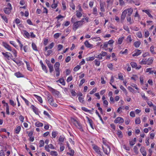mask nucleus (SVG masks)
<instances>
[{"mask_svg": "<svg viewBox=\"0 0 156 156\" xmlns=\"http://www.w3.org/2000/svg\"><path fill=\"white\" fill-rule=\"evenodd\" d=\"M84 19L83 18L81 21H78L74 23L73 26V29L76 31L77 28L82 25L83 23L84 22Z\"/></svg>", "mask_w": 156, "mask_h": 156, "instance_id": "obj_1", "label": "nucleus"}, {"mask_svg": "<svg viewBox=\"0 0 156 156\" xmlns=\"http://www.w3.org/2000/svg\"><path fill=\"white\" fill-rule=\"evenodd\" d=\"M47 98L48 99V101L50 105L55 107H57V104H54L53 103L54 100L52 97H50V96H48Z\"/></svg>", "mask_w": 156, "mask_h": 156, "instance_id": "obj_2", "label": "nucleus"}, {"mask_svg": "<svg viewBox=\"0 0 156 156\" xmlns=\"http://www.w3.org/2000/svg\"><path fill=\"white\" fill-rule=\"evenodd\" d=\"M104 152L106 154H108L110 151V148L108 145H106L105 147H102Z\"/></svg>", "mask_w": 156, "mask_h": 156, "instance_id": "obj_3", "label": "nucleus"}, {"mask_svg": "<svg viewBox=\"0 0 156 156\" xmlns=\"http://www.w3.org/2000/svg\"><path fill=\"white\" fill-rule=\"evenodd\" d=\"M93 149L98 154H99L100 156H102L101 152L100 151L99 147L97 146H94L93 147Z\"/></svg>", "mask_w": 156, "mask_h": 156, "instance_id": "obj_4", "label": "nucleus"}, {"mask_svg": "<svg viewBox=\"0 0 156 156\" xmlns=\"http://www.w3.org/2000/svg\"><path fill=\"white\" fill-rule=\"evenodd\" d=\"M124 120L123 118L121 117H118L114 120V122L116 123H122L124 122Z\"/></svg>", "mask_w": 156, "mask_h": 156, "instance_id": "obj_5", "label": "nucleus"}, {"mask_svg": "<svg viewBox=\"0 0 156 156\" xmlns=\"http://www.w3.org/2000/svg\"><path fill=\"white\" fill-rule=\"evenodd\" d=\"M127 14L126 10H124L122 12L121 16V21L122 23H123L124 19H125Z\"/></svg>", "mask_w": 156, "mask_h": 156, "instance_id": "obj_6", "label": "nucleus"}, {"mask_svg": "<svg viewBox=\"0 0 156 156\" xmlns=\"http://www.w3.org/2000/svg\"><path fill=\"white\" fill-rule=\"evenodd\" d=\"M2 44L3 45L5 48L7 49L9 51H12V50L11 47L10 46V45H9L7 44L5 42H3Z\"/></svg>", "mask_w": 156, "mask_h": 156, "instance_id": "obj_7", "label": "nucleus"}, {"mask_svg": "<svg viewBox=\"0 0 156 156\" xmlns=\"http://www.w3.org/2000/svg\"><path fill=\"white\" fill-rule=\"evenodd\" d=\"M140 151L142 154L144 156H145L146 155V151L145 150V148L144 147H141L140 149Z\"/></svg>", "mask_w": 156, "mask_h": 156, "instance_id": "obj_8", "label": "nucleus"}, {"mask_svg": "<svg viewBox=\"0 0 156 156\" xmlns=\"http://www.w3.org/2000/svg\"><path fill=\"white\" fill-rule=\"evenodd\" d=\"M11 8L6 7L3 10L5 13L9 14L11 12Z\"/></svg>", "mask_w": 156, "mask_h": 156, "instance_id": "obj_9", "label": "nucleus"}, {"mask_svg": "<svg viewBox=\"0 0 156 156\" xmlns=\"http://www.w3.org/2000/svg\"><path fill=\"white\" fill-rule=\"evenodd\" d=\"M84 44L85 46L88 48H91L93 47V45L90 44L87 41L85 42Z\"/></svg>", "mask_w": 156, "mask_h": 156, "instance_id": "obj_10", "label": "nucleus"}, {"mask_svg": "<svg viewBox=\"0 0 156 156\" xmlns=\"http://www.w3.org/2000/svg\"><path fill=\"white\" fill-rule=\"evenodd\" d=\"M60 63L59 62H56L54 65L55 71L59 70Z\"/></svg>", "mask_w": 156, "mask_h": 156, "instance_id": "obj_11", "label": "nucleus"}, {"mask_svg": "<svg viewBox=\"0 0 156 156\" xmlns=\"http://www.w3.org/2000/svg\"><path fill=\"white\" fill-rule=\"evenodd\" d=\"M100 7L101 11L102 12H104L105 11L104 9V5L105 4V3H103L102 2H100Z\"/></svg>", "mask_w": 156, "mask_h": 156, "instance_id": "obj_12", "label": "nucleus"}, {"mask_svg": "<svg viewBox=\"0 0 156 156\" xmlns=\"http://www.w3.org/2000/svg\"><path fill=\"white\" fill-rule=\"evenodd\" d=\"M125 10H126V12L128 11V14L127 15L131 16L133 12V9L132 8H130L129 9H126Z\"/></svg>", "mask_w": 156, "mask_h": 156, "instance_id": "obj_13", "label": "nucleus"}, {"mask_svg": "<svg viewBox=\"0 0 156 156\" xmlns=\"http://www.w3.org/2000/svg\"><path fill=\"white\" fill-rule=\"evenodd\" d=\"M15 75L17 77H24V76L20 72H17L15 73Z\"/></svg>", "mask_w": 156, "mask_h": 156, "instance_id": "obj_14", "label": "nucleus"}, {"mask_svg": "<svg viewBox=\"0 0 156 156\" xmlns=\"http://www.w3.org/2000/svg\"><path fill=\"white\" fill-rule=\"evenodd\" d=\"M87 119H88V122L90 125V126L93 129H94V127L92 125L93 124V121L91 119H90L89 117H87Z\"/></svg>", "mask_w": 156, "mask_h": 156, "instance_id": "obj_15", "label": "nucleus"}, {"mask_svg": "<svg viewBox=\"0 0 156 156\" xmlns=\"http://www.w3.org/2000/svg\"><path fill=\"white\" fill-rule=\"evenodd\" d=\"M147 64L148 65H150L153 62V59L151 58H149L147 60Z\"/></svg>", "mask_w": 156, "mask_h": 156, "instance_id": "obj_16", "label": "nucleus"}, {"mask_svg": "<svg viewBox=\"0 0 156 156\" xmlns=\"http://www.w3.org/2000/svg\"><path fill=\"white\" fill-rule=\"evenodd\" d=\"M141 44L140 41H136L134 42V45L136 48H138Z\"/></svg>", "mask_w": 156, "mask_h": 156, "instance_id": "obj_17", "label": "nucleus"}, {"mask_svg": "<svg viewBox=\"0 0 156 156\" xmlns=\"http://www.w3.org/2000/svg\"><path fill=\"white\" fill-rule=\"evenodd\" d=\"M141 53V52L140 50H138L137 52L134 54H133L132 55L133 56H138L140 55Z\"/></svg>", "mask_w": 156, "mask_h": 156, "instance_id": "obj_18", "label": "nucleus"}, {"mask_svg": "<svg viewBox=\"0 0 156 156\" xmlns=\"http://www.w3.org/2000/svg\"><path fill=\"white\" fill-rule=\"evenodd\" d=\"M0 16H1V18L6 23H8V20L5 16H3L1 14H0Z\"/></svg>", "mask_w": 156, "mask_h": 156, "instance_id": "obj_19", "label": "nucleus"}, {"mask_svg": "<svg viewBox=\"0 0 156 156\" xmlns=\"http://www.w3.org/2000/svg\"><path fill=\"white\" fill-rule=\"evenodd\" d=\"M7 53H8L7 52H6V53L2 52V54L4 56L7 58L8 60H9V57H10V56L7 54Z\"/></svg>", "mask_w": 156, "mask_h": 156, "instance_id": "obj_20", "label": "nucleus"}, {"mask_svg": "<svg viewBox=\"0 0 156 156\" xmlns=\"http://www.w3.org/2000/svg\"><path fill=\"white\" fill-rule=\"evenodd\" d=\"M34 96L37 99V100L41 103H42V98L40 96L36 95H34Z\"/></svg>", "mask_w": 156, "mask_h": 156, "instance_id": "obj_21", "label": "nucleus"}, {"mask_svg": "<svg viewBox=\"0 0 156 156\" xmlns=\"http://www.w3.org/2000/svg\"><path fill=\"white\" fill-rule=\"evenodd\" d=\"M51 91L52 92V93L53 94L55 95H58L59 94V92L56 91L55 89L52 88Z\"/></svg>", "mask_w": 156, "mask_h": 156, "instance_id": "obj_22", "label": "nucleus"}, {"mask_svg": "<svg viewBox=\"0 0 156 156\" xmlns=\"http://www.w3.org/2000/svg\"><path fill=\"white\" fill-rule=\"evenodd\" d=\"M21 129V127L20 126H18L15 129V132L16 134H18Z\"/></svg>", "mask_w": 156, "mask_h": 156, "instance_id": "obj_23", "label": "nucleus"}, {"mask_svg": "<svg viewBox=\"0 0 156 156\" xmlns=\"http://www.w3.org/2000/svg\"><path fill=\"white\" fill-rule=\"evenodd\" d=\"M31 108L33 109V111L37 114V110L36 107H35L34 105H32L31 106Z\"/></svg>", "mask_w": 156, "mask_h": 156, "instance_id": "obj_24", "label": "nucleus"}, {"mask_svg": "<svg viewBox=\"0 0 156 156\" xmlns=\"http://www.w3.org/2000/svg\"><path fill=\"white\" fill-rule=\"evenodd\" d=\"M35 125L37 127L42 126H43V124L39 122H37L35 123Z\"/></svg>", "mask_w": 156, "mask_h": 156, "instance_id": "obj_25", "label": "nucleus"}, {"mask_svg": "<svg viewBox=\"0 0 156 156\" xmlns=\"http://www.w3.org/2000/svg\"><path fill=\"white\" fill-rule=\"evenodd\" d=\"M48 66L49 69V71L50 73H51L53 71V66L51 64H49V65Z\"/></svg>", "mask_w": 156, "mask_h": 156, "instance_id": "obj_26", "label": "nucleus"}, {"mask_svg": "<svg viewBox=\"0 0 156 156\" xmlns=\"http://www.w3.org/2000/svg\"><path fill=\"white\" fill-rule=\"evenodd\" d=\"M131 79L136 81L138 80V77L136 75H133V76L131 77Z\"/></svg>", "mask_w": 156, "mask_h": 156, "instance_id": "obj_27", "label": "nucleus"}, {"mask_svg": "<svg viewBox=\"0 0 156 156\" xmlns=\"http://www.w3.org/2000/svg\"><path fill=\"white\" fill-rule=\"evenodd\" d=\"M6 113L8 115L9 114V105L8 103H6Z\"/></svg>", "mask_w": 156, "mask_h": 156, "instance_id": "obj_28", "label": "nucleus"}, {"mask_svg": "<svg viewBox=\"0 0 156 156\" xmlns=\"http://www.w3.org/2000/svg\"><path fill=\"white\" fill-rule=\"evenodd\" d=\"M32 46L33 49L35 51H37V47L35 43H32Z\"/></svg>", "mask_w": 156, "mask_h": 156, "instance_id": "obj_29", "label": "nucleus"}, {"mask_svg": "<svg viewBox=\"0 0 156 156\" xmlns=\"http://www.w3.org/2000/svg\"><path fill=\"white\" fill-rule=\"evenodd\" d=\"M94 56L91 57H89L86 58V60L87 61H92L94 59Z\"/></svg>", "mask_w": 156, "mask_h": 156, "instance_id": "obj_30", "label": "nucleus"}, {"mask_svg": "<svg viewBox=\"0 0 156 156\" xmlns=\"http://www.w3.org/2000/svg\"><path fill=\"white\" fill-rule=\"evenodd\" d=\"M58 81L62 85H65V83L64 81V80L63 79L60 78L59 79Z\"/></svg>", "mask_w": 156, "mask_h": 156, "instance_id": "obj_31", "label": "nucleus"}, {"mask_svg": "<svg viewBox=\"0 0 156 156\" xmlns=\"http://www.w3.org/2000/svg\"><path fill=\"white\" fill-rule=\"evenodd\" d=\"M126 19H127V21L129 22L130 24H132V23L131 21V19L130 16L127 15Z\"/></svg>", "mask_w": 156, "mask_h": 156, "instance_id": "obj_32", "label": "nucleus"}, {"mask_svg": "<svg viewBox=\"0 0 156 156\" xmlns=\"http://www.w3.org/2000/svg\"><path fill=\"white\" fill-rule=\"evenodd\" d=\"M58 132L56 131H53L52 133V135L54 138H55L57 135Z\"/></svg>", "mask_w": 156, "mask_h": 156, "instance_id": "obj_33", "label": "nucleus"}, {"mask_svg": "<svg viewBox=\"0 0 156 156\" xmlns=\"http://www.w3.org/2000/svg\"><path fill=\"white\" fill-rule=\"evenodd\" d=\"M140 118H137L136 119L135 123L136 124H139L140 123Z\"/></svg>", "mask_w": 156, "mask_h": 156, "instance_id": "obj_34", "label": "nucleus"}, {"mask_svg": "<svg viewBox=\"0 0 156 156\" xmlns=\"http://www.w3.org/2000/svg\"><path fill=\"white\" fill-rule=\"evenodd\" d=\"M64 136H60L59 137L58 140L59 141L62 142L64 141Z\"/></svg>", "mask_w": 156, "mask_h": 156, "instance_id": "obj_35", "label": "nucleus"}, {"mask_svg": "<svg viewBox=\"0 0 156 156\" xmlns=\"http://www.w3.org/2000/svg\"><path fill=\"white\" fill-rule=\"evenodd\" d=\"M80 66L77 65L74 68L73 70L75 72L79 70L80 69Z\"/></svg>", "mask_w": 156, "mask_h": 156, "instance_id": "obj_36", "label": "nucleus"}, {"mask_svg": "<svg viewBox=\"0 0 156 156\" xmlns=\"http://www.w3.org/2000/svg\"><path fill=\"white\" fill-rule=\"evenodd\" d=\"M76 15L78 17L80 18L82 16V14L81 12H79V11H77Z\"/></svg>", "mask_w": 156, "mask_h": 156, "instance_id": "obj_37", "label": "nucleus"}, {"mask_svg": "<svg viewBox=\"0 0 156 156\" xmlns=\"http://www.w3.org/2000/svg\"><path fill=\"white\" fill-rule=\"evenodd\" d=\"M141 96L142 97V98L145 100H148V98L147 97H146L145 96L144 94V93H141Z\"/></svg>", "mask_w": 156, "mask_h": 156, "instance_id": "obj_38", "label": "nucleus"}, {"mask_svg": "<svg viewBox=\"0 0 156 156\" xmlns=\"http://www.w3.org/2000/svg\"><path fill=\"white\" fill-rule=\"evenodd\" d=\"M124 39V37H120L119 38L118 40V43L119 44H121L122 41Z\"/></svg>", "mask_w": 156, "mask_h": 156, "instance_id": "obj_39", "label": "nucleus"}, {"mask_svg": "<svg viewBox=\"0 0 156 156\" xmlns=\"http://www.w3.org/2000/svg\"><path fill=\"white\" fill-rule=\"evenodd\" d=\"M44 142L43 140H41L40 141V144L39 145L40 147H41L44 146Z\"/></svg>", "mask_w": 156, "mask_h": 156, "instance_id": "obj_40", "label": "nucleus"}, {"mask_svg": "<svg viewBox=\"0 0 156 156\" xmlns=\"http://www.w3.org/2000/svg\"><path fill=\"white\" fill-rule=\"evenodd\" d=\"M117 134L118 135V136L120 137H122V132L120 130H118L117 131Z\"/></svg>", "mask_w": 156, "mask_h": 156, "instance_id": "obj_41", "label": "nucleus"}, {"mask_svg": "<svg viewBox=\"0 0 156 156\" xmlns=\"http://www.w3.org/2000/svg\"><path fill=\"white\" fill-rule=\"evenodd\" d=\"M51 154L52 155H55L56 156L58 155L57 152L55 151H51Z\"/></svg>", "mask_w": 156, "mask_h": 156, "instance_id": "obj_42", "label": "nucleus"}, {"mask_svg": "<svg viewBox=\"0 0 156 156\" xmlns=\"http://www.w3.org/2000/svg\"><path fill=\"white\" fill-rule=\"evenodd\" d=\"M94 62L95 63V64L97 66H99L100 64V61L98 60L97 59H95L94 61Z\"/></svg>", "mask_w": 156, "mask_h": 156, "instance_id": "obj_43", "label": "nucleus"}, {"mask_svg": "<svg viewBox=\"0 0 156 156\" xmlns=\"http://www.w3.org/2000/svg\"><path fill=\"white\" fill-rule=\"evenodd\" d=\"M130 65L133 68H134L135 67H136L137 66L136 64V63L134 62H131Z\"/></svg>", "mask_w": 156, "mask_h": 156, "instance_id": "obj_44", "label": "nucleus"}, {"mask_svg": "<svg viewBox=\"0 0 156 156\" xmlns=\"http://www.w3.org/2000/svg\"><path fill=\"white\" fill-rule=\"evenodd\" d=\"M54 43L53 42L51 43L50 44H49L48 46V48L49 49H51L54 46Z\"/></svg>", "mask_w": 156, "mask_h": 156, "instance_id": "obj_45", "label": "nucleus"}, {"mask_svg": "<svg viewBox=\"0 0 156 156\" xmlns=\"http://www.w3.org/2000/svg\"><path fill=\"white\" fill-rule=\"evenodd\" d=\"M78 99L80 102L82 103H84V101L83 100V98L79 97L78 98Z\"/></svg>", "mask_w": 156, "mask_h": 156, "instance_id": "obj_46", "label": "nucleus"}, {"mask_svg": "<svg viewBox=\"0 0 156 156\" xmlns=\"http://www.w3.org/2000/svg\"><path fill=\"white\" fill-rule=\"evenodd\" d=\"M70 150V152L69 154V155L70 156H73L74 154V151L73 150L71 149H69Z\"/></svg>", "mask_w": 156, "mask_h": 156, "instance_id": "obj_47", "label": "nucleus"}, {"mask_svg": "<svg viewBox=\"0 0 156 156\" xmlns=\"http://www.w3.org/2000/svg\"><path fill=\"white\" fill-rule=\"evenodd\" d=\"M137 36L139 38H141L142 37V34L141 32H139L136 34Z\"/></svg>", "mask_w": 156, "mask_h": 156, "instance_id": "obj_48", "label": "nucleus"}, {"mask_svg": "<svg viewBox=\"0 0 156 156\" xmlns=\"http://www.w3.org/2000/svg\"><path fill=\"white\" fill-rule=\"evenodd\" d=\"M24 34L27 37H28L30 36V34L29 33L27 32L26 30H24Z\"/></svg>", "mask_w": 156, "mask_h": 156, "instance_id": "obj_49", "label": "nucleus"}, {"mask_svg": "<svg viewBox=\"0 0 156 156\" xmlns=\"http://www.w3.org/2000/svg\"><path fill=\"white\" fill-rule=\"evenodd\" d=\"M57 3H53L51 5V7L53 9H55L57 7Z\"/></svg>", "mask_w": 156, "mask_h": 156, "instance_id": "obj_50", "label": "nucleus"}, {"mask_svg": "<svg viewBox=\"0 0 156 156\" xmlns=\"http://www.w3.org/2000/svg\"><path fill=\"white\" fill-rule=\"evenodd\" d=\"M123 148L127 151L130 150V147H127L125 145L123 146Z\"/></svg>", "mask_w": 156, "mask_h": 156, "instance_id": "obj_51", "label": "nucleus"}, {"mask_svg": "<svg viewBox=\"0 0 156 156\" xmlns=\"http://www.w3.org/2000/svg\"><path fill=\"white\" fill-rule=\"evenodd\" d=\"M60 34L58 33L55 34L54 35V38L56 39H57L59 37Z\"/></svg>", "mask_w": 156, "mask_h": 156, "instance_id": "obj_52", "label": "nucleus"}, {"mask_svg": "<svg viewBox=\"0 0 156 156\" xmlns=\"http://www.w3.org/2000/svg\"><path fill=\"white\" fill-rule=\"evenodd\" d=\"M128 90L130 91L131 92H134L135 90L133 88H132L131 87H128Z\"/></svg>", "mask_w": 156, "mask_h": 156, "instance_id": "obj_53", "label": "nucleus"}, {"mask_svg": "<svg viewBox=\"0 0 156 156\" xmlns=\"http://www.w3.org/2000/svg\"><path fill=\"white\" fill-rule=\"evenodd\" d=\"M76 126L79 129H80V130L82 131H83V129L82 128V126L80 124L79 122V123Z\"/></svg>", "mask_w": 156, "mask_h": 156, "instance_id": "obj_54", "label": "nucleus"}, {"mask_svg": "<svg viewBox=\"0 0 156 156\" xmlns=\"http://www.w3.org/2000/svg\"><path fill=\"white\" fill-rule=\"evenodd\" d=\"M52 52V51L51 50H49L47 51V54L46 55L47 56H49L51 54Z\"/></svg>", "mask_w": 156, "mask_h": 156, "instance_id": "obj_55", "label": "nucleus"}, {"mask_svg": "<svg viewBox=\"0 0 156 156\" xmlns=\"http://www.w3.org/2000/svg\"><path fill=\"white\" fill-rule=\"evenodd\" d=\"M149 32L148 30L146 31L145 33V37H147L149 36Z\"/></svg>", "mask_w": 156, "mask_h": 156, "instance_id": "obj_56", "label": "nucleus"}, {"mask_svg": "<svg viewBox=\"0 0 156 156\" xmlns=\"http://www.w3.org/2000/svg\"><path fill=\"white\" fill-rule=\"evenodd\" d=\"M140 81L141 83L142 84L144 83V78L143 76H140Z\"/></svg>", "mask_w": 156, "mask_h": 156, "instance_id": "obj_57", "label": "nucleus"}, {"mask_svg": "<svg viewBox=\"0 0 156 156\" xmlns=\"http://www.w3.org/2000/svg\"><path fill=\"white\" fill-rule=\"evenodd\" d=\"M135 141L133 140H129V144L131 146H133L135 144Z\"/></svg>", "mask_w": 156, "mask_h": 156, "instance_id": "obj_58", "label": "nucleus"}, {"mask_svg": "<svg viewBox=\"0 0 156 156\" xmlns=\"http://www.w3.org/2000/svg\"><path fill=\"white\" fill-rule=\"evenodd\" d=\"M123 28L125 30H126L127 31H129V29L128 26L126 25L124 26Z\"/></svg>", "mask_w": 156, "mask_h": 156, "instance_id": "obj_59", "label": "nucleus"}, {"mask_svg": "<svg viewBox=\"0 0 156 156\" xmlns=\"http://www.w3.org/2000/svg\"><path fill=\"white\" fill-rule=\"evenodd\" d=\"M42 69L46 73H47L48 72L47 70L46 69V66L44 65L42 66Z\"/></svg>", "mask_w": 156, "mask_h": 156, "instance_id": "obj_60", "label": "nucleus"}, {"mask_svg": "<svg viewBox=\"0 0 156 156\" xmlns=\"http://www.w3.org/2000/svg\"><path fill=\"white\" fill-rule=\"evenodd\" d=\"M85 80L84 79H82L80 81L79 86H80L82 85L85 82Z\"/></svg>", "mask_w": 156, "mask_h": 156, "instance_id": "obj_61", "label": "nucleus"}, {"mask_svg": "<svg viewBox=\"0 0 156 156\" xmlns=\"http://www.w3.org/2000/svg\"><path fill=\"white\" fill-rule=\"evenodd\" d=\"M44 115H47L49 118H51L50 115L46 111H44Z\"/></svg>", "mask_w": 156, "mask_h": 156, "instance_id": "obj_62", "label": "nucleus"}, {"mask_svg": "<svg viewBox=\"0 0 156 156\" xmlns=\"http://www.w3.org/2000/svg\"><path fill=\"white\" fill-rule=\"evenodd\" d=\"M63 48V46L61 44H58V51H60Z\"/></svg>", "mask_w": 156, "mask_h": 156, "instance_id": "obj_63", "label": "nucleus"}, {"mask_svg": "<svg viewBox=\"0 0 156 156\" xmlns=\"http://www.w3.org/2000/svg\"><path fill=\"white\" fill-rule=\"evenodd\" d=\"M0 156H5L4 151L3 150L0 151Z\"/></svg>", "mask_w": 156, "mask_h": 156, "instance_id": "obj_64", "label": "nucleus"}]
</instances>
